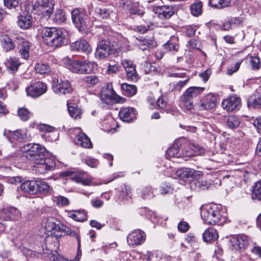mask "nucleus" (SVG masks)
Masks as SVG:
<instances>
[{"mask_svg":"<svg viewBox=\"0 0 261 261\" xmlns=\"http://www.w3.org/2000/svg\"><path fill=\"white\" fill-rule=\"evenodd\" d=\"M201 217L204 223L208 225H223L226 222L225 209L216 204H208L200 208Z\"/></svg>","mask_w":261,"mask_h":261,"instance_id":"obj_1","label":"nucleus"},{"mask_svg":"<svg viewBox=\"0 0 261 261\" xmlns=\"http://www.w3.org/2000/svg\"><path fill=\"white\" fill-rule=\"evenodd\" d=\"M60 222L55 218L51 217L46 219L45 228L47 231L51 232L44 239L45 246H42V250L38 249V252L45 253L44 251L45 250H56V249L55 248V244H58V238L61 237L60 233H59V230H58V227H60Z\"/></svg>","mask_w":261,"mask_h":261,"instance_id":"obj_2","label":"nucleus"},{"mask_svg":"<svg viewBox=\"0 0 261 261\" xmlns=\"http://www.w3.org/2000/svg\"><path fill=\"white\" fill-rule=\"evenodd\" d=\"M41 33L44 43L48 46L59 47L67 43L66 32L56 28H44Z\"/></svg>","mask_w":261,"mask_h":261,"instance_id":"obj_3","label":"nucleus"},{"mask_svg":"<svg viewBox=\"0 0 261 261\" xmlns=\"http://www.w3.org/2000/svg\"><path fill=\"white\" fill-rule=\"evenodd\" d=\"M21 151L28 160L35 162L44 158L46 149L39 144L28 143L21 148Z\"/></svg>","mask_w":261,"mask_h":261,"instance_id":"obj_4","label":"nucleus"},{"mask_svg":"<svg viewBox=\"0 0 261 261\" xmlns=\"http://www.w3.org/2000/svg\"><path fill=\"white\" fill-rule=\"evenodd\" d=\"M71 13L72 21L80 32H85L92 25V23L83 10L75 8Z\"/></svg>","mask_w":261,"mask_h":261,"instance_id":"obj_5","label":"nucleus"},{"mask_svg":"<svg viewBox=\"0 0 261 261\" xmlns=\"http://www.w3.org/2000/svg\"><path fill=\"white\" fill-rule=\"evenodd\" d=\"M96 64L87 60H69L67 67L72 72L84 74L91 72L95 67Z\"/></svg>","mask_w":261,"mask_h":261,"instance_id":"obj_6","label":"nucleus"},{"mask_svg":"<svg viewBox=\"0 0 261 261\" xmlns=\"http://www.w3.org/2000/svg\"><path fill=\"white\" fill-rule=\"evenodd\" d=\"M204 88L199 87H191L188 88L181 96V101L186 108L191 110L193 108V102L192 99L199 94L204 90Z\"/></svg>","mask_w":261,"mask_h":261,"instance_id":"obj_7","label":"nucleus"},{"mask_svg":"<svg viewBox=\"0 0 261 261\" xmlns=\"http://www.w3.org/2000/svg\"><path fill=\"white\" fill-rule=\"evenodd\" d=\"M34 167L38 174H43L53 170L56 166L55 162L49 158H43L34 162Z\"/></svg>","mask_w":261,"mask_h":261,"instance_id":"obj_8","label":"nucleus"},{"mask_svg":"<svg viewBox=\"0 0 261 261\" xmlns=\"http://www.w3.org/2000/svg\"><path fill=\"white\" fill-rule=\"evenodd\" d=\"M250 241V240L247 236L241 234L231 237L228 243L232 250H239L246 248Z\"/></svg>","mask_w":261,"mask_h":261,"instance_id":"obj_9","label":"nucleus"},{"mask_svg":"<svg viewBox=\"0 0 261 261\" xmlns=\"http://www.w3.org/2000/svg\"><path fill=\"white\" fill-rule=\"evenodd\" d=\"M146 240V234L140 229H136L130 233L127 237L128 244L132 247L140 245Z\"/></svg>","mask_w":261,"mask_h":261,"instance_id":"obj_10","label":"nucleus"},{"mask_svg":"<svg viewBox=\"0 0 261 261\" xmlns=\"http://www.w3.org/2000/svg\"><path fill=\"white\" fill-rule=\"evenodd\" d=\"M53 88L54 91L59 94L65 95L72 91V88L69 82L62 79H55L53 84Z\"/></svg>","mask_w":261,"mask_h":261,"instance_id":"obj_11","label":"nucleus"},{"mask_svg":"<svg viewBox=\"0 0 261 261\" xmlns=\"http://www.w3.org/2000/svg\"><path fill=\"white\" fill-rule=\"evenodd\" d=\"M112 50L109 41L106 40H100L96 49L95 56L99 59L108 58L112 53Z\"/></svg>","mask_w":261,"mask_h":261,"instance_id":"obj_12","label":"nucleus"},{"mask_svg":"<svg viewBox=\"0 0 261 261\" xmlns=\"http://www.w3.org/2000/svg\"><path fill=\"white\" fill-rule=\"evenodd\" d=\"M217 100L218 97L216 94L209 93L198 103V109L200 111L211 110L215 107Z\"/></svg>","mask_w":261,"mask_h":261,"instance_id":"obj_13","label":"nucleus"},{"mask_svg":"<svg viewBox=\"0 0 261 261\" xmlns=\"http://www.w3.org/2000/svg\"><path fill=\"white\" fill-rule=\"evenodd\" d=\"M26 90L28 95L38 97L46 92L47 86L42 82H37L28 87Z\"/></svg>","mask_w":261,"mask_h":261,"instance_id":"obj_14","label":"nucleus"},{"mask_svg":"<svg viewBox=\"0 0 261 261\" xmlns=\"http://www.w3.org/2000/svg\"><path fill=\"white\" fill-rule=\"evenodd\" d=\"M14 41L18 45L19 53L22 58L24 59H28L30 56V50L31 43L26 40L22 36H16L14 39Z\"/></svg>","mask_w":261,"mask_h":261,"instance_id":"obj_15","label":"nucleus"},{"mask_svg":"<svg viewBox=\"0 0 261 261\" xmlns=\"http://www.w3.org/2000/svg\"><path fill=\"white\" fill-rule=\"evenodd\" d=\"M120 5L124 9H127L130 14L132 15L142 16L144 13L143 7L139 5V2H133L130 0H126L123 1Z\"/></svg>","mask_w":261,"mask_h":261,"instance_id":"obj_16","label":"nucleus"},{"mask_svg":"<svg viewBox=\"0 0 261 261\" xmlns=\"http://www.w3.org/2000/svg\"><path fill=\"white\" fill-rule=\"evenodd\" d=\"M121 64L125 68L127 80L132 82H137L139 77L133 62L129 60H123L121 62Z\"/></svg>","mask_w":261,"mask_h":261,"instance_id":"obj_17","label":"nucleus"},{"mask_svg":"<svg viewBox=\"0 0 261 261\" xmlns=\"http://www.w3.org/2000/svg\"><path fill=\"white\" fill-rule=\"evenodd\" d=\"M223 109L227 111L238 110L241 106V99L236 95L231 96L224 99L221 103Z\"/></svg>","mask_w":261,"mask_h":261,"instance_id":"obj_18","label":"nucleus"},{"mask_svg":"<svg viewBox=\"0 0 261 261\" xmlns=\"http://www.w3.org/2000/svg\"><path fill=\"white\" fill-rule=\"evenodd\" d=\"M73 132L76 135L75 143L77 145L85 148H91L92 147V144L90 139L85 134L81 132L80 128H74Z\"/></svg>","mask_w":261,"mask_h":261,"instance_id":"obj_19","label":"nucleus"},{"mask_svg":"<svg viewBox=\"0 0 261 261\" xmlns=\"http://www.w3.org/2000/svg\"><path fill=\"white\" fill-rule=\"evenodd\" d=\"M0 215L6 220H18L21 217L20 212L15 207L4 208L0 211Z\"/></svg>","mask_w":261,"mask_h":261,"instance_id":"obj_20","label":"nucleus"},{"mask_svg":"<svg viewBox=\"0 0 261 261\" xmlns=\"http://www.w3.org/2000/svg\"><path fill=\"white\" fill-rule=\"evenodd\" d=\"M119 116L123 121L130 122L136 118V113L133 108H122L119 111Z\"/></svg>","mask_w":261,"mask_h":261,"instance_id":"obj_21","label":"nucleus"},{"mask_svg":"<svg viewBox=\"0 0 261 261\" xmlns=\"http://www.w3.org/2000/svg\"><path fill=\"white\" fill-rule=\"evenodd\" d=\"M204 149L198 145L194 144L189 145L188 148L182 150L180 155L186 156H193L197 155H201L204 153Z\"/></svg>","mask_w":261,"mask_h":261,"instance_id":"obj_22","label":"nucleus"},{"mask_svg":"<svg viewBox=\"0 0 261 261\" xmlns=\"http://www.w3.org/2000/svg\"><path fill=\"white\" fill-rule=\"evenodd\" d=\"M154 11L161 19H168L174 13L173 7L170 6L158 7Z\"/></svg>","mask_w":261,"mask_h":261,"instance_id":"obj_23","label":"nucleus"},{"mask_svg":"<svg viewBox=\"0 0 261 261\" xmlns=\"http://www.w3.org/2000/svg\"><path fill=\"white\" fill-rule=\"evenodd\" d=\"M39 6L42 7V13L46 17H50L54 10V3L53 0H37Z\"/></svg>","mask_w":261,"mask_h":261,"instance_id":"obj_24","label":"nucleus"},{"mask_svg":"<svg viewBox=\"0 0 261 261\" xmlns=\"http://www.w3.org/2000/svg\"><path fill=\"white\" fill-rule=\"evenodd\" d=\"M71 48L75 51H81L86 54L90 53L92 48L88 43L85 40H80L73 42L71 45Z\"/></svg>","mask_w":261,"mask_h":261,"instance_id":"obj_25","label":"nucleus"},{"mask_svg":"<svg viewBox=\"0 0 261 261\" xmlns=\"http://www.w3.org/2000/svg\"><path fill=\"white\" fill-rule=\"evenodd\" d=\"M199 174L198 172L191 168H181L175 173V176L183 180L187 178H194Z\"/></svg>","mask_w":261,"mask_h":261,"instance_id":"obj_26","label":"nucleus"},{"mask_svg":"<svg viewBox=\"0 0 261 261\" xmlns=\"http://www.w3.org/2000/svg\"><path fill=\"white\" fill-rule=\"evenodd\" d=\"M116 93L112 88L111 84H108L107 85L106 89L102 91L101 95V100L106 103H109L112 99H115Z\"/></svg>","mask_w":261,"mask_h":261,"instance_id":"obj_27","label":"nucleus"},{"mask_svg":"<svg viewBox=\"0 0 261 261\" xmlns=\"http://www.w3.org/2000/svg\"><path fill=\"white\" fill-rule=\"evenodd\" d=\"M0 41L2 48L6 52L13 50L15 44L12 40L7 35H3L0 37Z\"/></svg>","mask_w":261,"mask_h":261,"instance_id":"obj_28","label":"nucleus"},{"mask_svg":"<svg viewBox=\"0 0 261 261\" xmlns=\"http://www.w3.org/2000/svg\"><path fill=\"white\" fill-rule=\"evenodd\" d=\"M18 26L23 30L28 29L32 24V17L30 15H22L18 17Z\"/></svg>","mask_w":261,"mask_h":261,"instance_id":"obj_29","label":"nucleus"},{"mask_svg":"<svg viewBox=\"0 0 261 261\" xmlns=\"http://www.w3.org/2000/svg\"><path fill=\"white\" fill-rule=\"evenodd\" d=\"M20 189L25 193L34 194L36 193V180H27L20 186Z\"/></svg>","mask_w":261,"mask_h":261,"instance_id":"obj_30","label":"nucleus"},{"mask_svg":"<svg viewBox=\"0 0 261 261\" xmlns=\"http://www.w3.org/2000/svg\"><path fill=\"white\" fill-rule=\"evenodd\" d=\"M4 135L10 139H14L19 142L23 141L25 139V135L21 130H17L16 131H11L10 130H5Z\"/></svg>","mask_w":261,"mask_h":261,"instance_id":"obj_31","label":"nucleus"},{"mask_svg":"<svg viewBox=\"0 0 261 261\" xmlns=\"http://www.w3.org/2000/svg\"><path fill=\"white\" fill-rule=\"evenodd\" d=\"M131 194V189L125 186L124 188H122L117 201L120 203L127 204L129 200L132 199Z\"/></svg>","mask_w":261,"mask_h":261,"instance_id":"obj_32","label":"nucleus"},{"mask_svg":"<svg viewBox=\"0 0 261 261\" xmlns=\"http://www.w3.org/2000/svg\"><path fill=\"white\" fill-rule=\"evenodd\" d=\"M36 193L50 194L53 191L50 186L44 180L42 179L36 180Z\"/></svg>","mask_w":261,"mask_h":261,"instance_id":"obj_33","label":"nucleus"},{"mask_svg":"<svg viewBox=\"0 0 261 261\" xmlns=\"http://www.w3.org/2000/svg\"><path fill=\"white\" fill-rule=\"evenodd\" d=\"M218 238V234L215 229L212 227L206 229L203 233V239L205 242L214 241Z\"/></svg>","mask_w":261,"mask_h":261,"instance_id":"obj_34","label":"nucleus"},{"mask_svg":"<svg viewBox=\"0 0 261 261\" xmlns=\"http://www.w3.org/2000/svg\"><path fill=\"white\" fill-rule=\"evenodd\" d=\"M230 156L224 153H216L215 154L211 160L217 163H221L223 165L229 164L231 161Z\"/></svg>","mask_w":261,"mask_h":261,"instance_id":"obj_35","label":"nucleus"},{"mask_svg":"<svg viewBox=\"0 0 261 261\" xmlns=\"http://www.w3.org/2000/svg\"><path fill=\"white\" fill-rule=\"evenodd\" d=\"M74 177L75 178L76 182L81 183L85 186L90 185L92 181L91 179L84 172L74 175Z\"/></svg>","mask_w":261,"mask_h":261,"instance_id":"obj_36","label":"nucleus"},{"mask_svg":"<svg viewBox=\"0 0 261 261\" xmlns=\"http://www.w3.org/2000/svg\"><path fill=\"white\" fill-rule=\"evenodd\" d=\"M138 191L141 197L144 199H148L153 197V191L150 186L143 187Z\"/></svg>","mask_w":261,"mask_h":261,"instance_id":"obj_37","label":"nucleus"},{"mask_svg":"<svg viewBox=\"0 0 261 261\" xmlns=\"http://www.w3.org/2000/svg\"><path fill=\"white\" fill-rule=\"evenodd\" d=\"M121 88L123 93L128 96H132L135 95L137 92V87L133 85H130L126 83H123L121 85Z\"/></svg>","mask_w":261,"mask_h":261,"instance_id":"obj_38","label":"nucleus"},{"mask_svg":"<svg viewBox=\"0 0 261 261\" xmlns=\"http://www.w3.org/2000/svg\"><path fill=\"white\" fill-rule=\"evenodd\" d=\"M69 217L74 220L83 222L86 219V215L84 211H75L69 214Z\"/></svg>","mask_w":261,"mask_h":261,"instance_id":"obj_39","label":"nucleus"},{"mask_svg":"<svg viewBox=\"0 0 261 261\" xmlns=\"http://www.w3.org/2000/svg\"><path fill=\"white\" fill-rule=\"evenodd\" d=\"M209 3L215 8L222 9L229 6L230 0H209Z\"/></svg>","mask_w":261,"mask_h":261,"instance_id":"obj_40","label":"nucleus"},{"mask_svg":"<svg viewBox=\"0 0 261 261\" xmlns=\"http://www.w3.org/2000/svg\"><path fill=\"white\" fill-rule=\"evenodd\" d=\"M253 200H257L261 202V179L256 182L251 195Z\"/></svg>","mask_w":261,"mask_h":261,"instance_id":"obj_41","label":"nucleus"},{"mask_svg":"<svg viewBox=\"0 0 261 261\" xmlns=\"http://www.w3.org/2000/svg\"><path fill=\"white\" fill-rule=\"evenodd\" d=\"M96 16L102 18H108L112 13V11L106 8H97L95 10Z\"/></svg>","mask_w":261,"mask_h":261,"instance_id":"obj_42","label":"nucleus"},{"mask_svg":"<svg viewBox=\"0 0 261 261\" xmlns=\"http://www.w3.org/2000/svg\"><path fill=\"white\" fill-rule=\"evenodd\" d=\"M20 65L19 60L16 58H10L7 60V66L13 72L16 71Z\"/></svg>","mask_w":261,"mask_h":261,"instance_id":"obj_43","label":"nucleus"},{"mask_svg":"<svg viewBox=\"0 0 261 261\" xmlns=\"http://www.w3.org/2000/svg\"><path fill=\"white\" fill-rule=\"evenodd\" d=\"M227 125L231 129L238 127L240 123L239 119L236 116H229L226 120Z\"/></svg>","mask_w":261,"mask_h":261,"instance_id":"obj_44","label":"nucleus"},{"mask_svg":"<svg viewBox=\"0 0 261 261\" xmlns=\"http://www.w3.org/2000/svg\"><path fill=\"white\" fill-rule=\"evenodd\" d=\"M35 69L36 72L40 74H47L50 72L51 68L49 65L43 63H38L36 65Z\"/></svg>","mask_w":261,"mask_h":261,"instance_id":"obj_45","label":"nucleus"},{"mask_svg":"<svg viewBox=\"0 0 261 261\" xmlns=\"http://www.w3.org/2000/svg\"><path fill=\"white\" fill-rule=\"evenodd\" d=\"M202 7L201 2H198L191 5L190 7L191 14L195 16L200 15L202 12Z\"/></svg>","mask_w":261,"mask_h":261,"instance_id":"obj_46","label":"nucleus"},{"mask_svg":"<svg viewBox=\"0 0 261 261\" xmlns=\"http://www.w3.org/2000/svg\"><path fill=\"white\" fill-rule=\"evenodd\" d=\"M195 190H204L207 189L210 186V183L206 180H199L194 182Z\"/></svg>","mask_w":261,"mask_h":261,"instance_id":"obj_47","label":"nucleus"},{"mask_svg":"<svg viewBox=\"0 0 261 261\" xmlns=\"http://www.w3.org/2000/svg\"><path fill=\"white\" fill-rule=\"evenodd\" d=\"M58 230H59V233H60L61 236L64 234L71 236H76L77 239H78V237L75 231H73L70 228L67 227L63 224H61L60 227H58Z\"/></svg>","mask_w":261,"mask_h":261,"instance_id":"obj_48","label":"nucleus"},{"mask_svg":"<svg viewBox=\"0 0 261 261\" xmlns=\"http://www.w3.org/2000/svg\"><path fill=\"white\" fill-rule=\"evenodd\" d=\"M179 151L178 142L174 143L172 146L169 147L166 151V155L168 157H174L178 154Z\"/></svg>","mask_w":261,"mask_h":261,"instance_id":"obj_49","label":"nucleus"},{"mask_svg":"<svg viewBox=\"0 0 261 261\" xmlns=\"http://www.w3.org/2000/svg\"><path fill=\"white\" fill-rule=\"evenodd\" d=\"M68 110L69 115L74 119H80L82 111L77 107L68 106Z\"/></svg>","mask_w":261,"mask_h":261,"instance_id":"obj_50","label":"nucleus"},{"mask_svg":"<svg viewBox=\"0 0 261 261\" xmlns=\"http://www.w3.org/2000/svg\"><path fill=\"white\" fill-rule=\"evenodd\" d=\"M83 80L85 83L90 87L95 85L99 82L98 76L95 75H91L87 76L84 77Z\"/></svg>","mask_w":261,"mask_h":261,"instance_id":"obj_51","label":"nucleus"},{"mask_svg":"<svg viewBox=\"0 0 261 261\" xmlns=\"http://www.w3.org/2000/svg\"><path fill=\"white\" fill-rule=\"evenodd\" d=\"M53 200L59 206H62L69 204L68 199L62 196H55L54 197Z\"/></svg>","mask_w":261,"mask_h":261,"instance_id":"obj_52","label":"nucleus"},{"mask_svg":"<svg viewBox=\"0 0 261 261\" xmlns=\"http://www.w3.org/2000/svg\"><path fill=\"white\" fill-rule=\"evenodd\" d=\"M65 20V12L62 10H57L55 14L54 20L58 23H61L63 22Z\"/></svg>","mask_w":261,"mask_h":261,"instance_id":"obj_53","label":"nucleus"},{"mask_svg":"<svg viewBox=\"0 0 261 261\" xmlns=\"http://www.w3.org/2000/svg\"><path fill=\"white\" fill-rule=\"evenodd\" d=\"M250 64L252 70H258L260 67V60L259 58L256 56L251 57L250 59Z\"/></svg>","mask_w":261,"mask_h":261,"instance_id":"obj_54","label":"nucleus"},{"mask_svg":"<svg viewBox=\"0 0 261 261\" xmlns=\"http://www.w3.org/2000/svg\"><path fill=\"white\" fill-rule=\"evenodd\" d=\"M30 115V113L25 108H20L18 110V115L22 121L28 120Z\"/></svg>","mask_w":261,"mask_h":261,"instance_id":"obj_55","label":"nucleus"},{"mask_svg":"<svg viewBox=\"0 0 261 261\" xmlns=\"http://www.w3.org/2000/svg\"><path fill=\"white\" fill-rule=\"evenodd\" d=\"M248 104L250 106H252L255 109H261V95L250 99L248 101Z\"/></svg>","mask_w":261,"mask_h":261,"instance_id":"obj_56","label":"nucleus"},{"mask_svg":"<svg viewBox=\"0 0 261 261\" xmlns=\"http://www.w3.org/2000/svg\"><path fill=\"white\" fill-rule=\"evenodd\" d=\"M20 0H4L5 6L10 9H15L19 6Z\"/></svg>","mask_w":261,"mask_h":261,"instance_id":"obj_57","label":"nucleus"},{"mask_svg":"<svg viewBox=\"0 0 261 261\" xmlns=\"http://www.w3.org/2000/svg\"><path fill=\"white\" fill-rule=\"evenodd\" d=\"M156 104L159 109L164 110L167 105V98L163 96H160L156 100Z\"/></svg>","mask_w":261,"mask_h":261,"instance_id":"obj_58","label":"nucleus"},{"mask_svg":"<svg viewBox=\"0 0 261 261\" xmlns=\"http://www.w3.org/2000/svg\"><path fill=\"white\" fill-rule=\"evenodd\" d=\"M120 66L117 63L110 64L108 67L107 72L108 74L116 73L119 71Z\"/></svg>","mask_w":261,"mask_h":261,"instance_id":"obj_59","label":"nucleus"},{"mask_svg":"<svg viewBox=\"0 0 261 261\" xmlns=\"http://www.w3.org/2000/svg\"><path fill=\"white\" fill-rule=\"evenodd\" d=\"M84 162L86 164L92 168L96 167L98 165V160L90 157L85 159Z\"/></svg>","mask_w":261,"mask_h":261,"instance_id":"obj_60","label":"nucleus"},{"mask_svg":"<svg viewBox=\"0 0 261 261\" xmlns=\"http://www.w3.org/2000/svg\"><path fill=\"white\" fill-rule=\"evenodd\" d=\"M164 47L167 50L169 51H177L178 49V46L177 44L170 42H168L165 43L164 44Z\"/></svg>","mask_w":261,"mask_h":261,"instance_id":"obj_61","label":"nucleus"},{"mask_svg":"<svg viewBox=\"0 0 261 261\" xmlns=\"http://www.w3.org/2000/svg\"><path fill=\"white\" fill-rule=\"evenodd\" d=\"M189 225L187 222L181 221L178 224V229L182 232H187L189 230Z\"/></svg>","mask_w":261,"mask_h":261,"instance_id":"obj_62","label":"nucleus"},{"mask_svg":"<svg viewBox=\"0 0 261 261\" xmlns=\"http://www.w3.org/2000/svg\"><path fill=\"white\" fill-rule=\"evenodd\" d=\"M189 79H187L184 81H180L174 86V90L176 91H180L184 86L188 83Z\"/></svg>","mask_w":261,"mask_h":261,"instance_id":"obj_63","label":"nucleus"},{"mask_svg":"<svg viewBox=\"0 0 261 261\" xmlns=\"http://www.w3.org/2000/svg\"><path fill=\"white\" fill-rule=\"evenodd\" d=\"M91 203L92 206L98 208L103 205V202L98 198H95L91 200Z\"/></svg>","mask_w":261,"mask_h":261,"instance_id":"obj_64","label":"nucleus"}]
</instances>
